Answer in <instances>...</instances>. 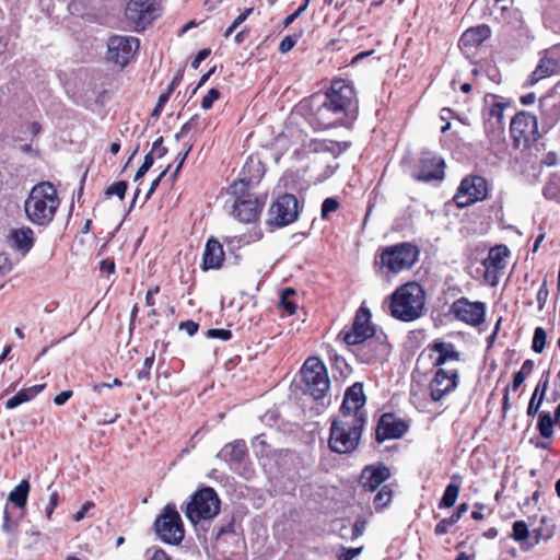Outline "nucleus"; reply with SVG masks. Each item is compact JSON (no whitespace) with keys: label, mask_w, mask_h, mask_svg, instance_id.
<instances>
[{"label":"nucleus","mask_w":560,"mask_h":560,"mask_svg":"<svg viewBox=\"0 0 560 560\" xmlns=\"http://www.w3.org/2000/svg\"><path fill=\"white\" fill-rule=\"evenodd\" d=\"M94 506L93 502H85L82 508L73 515L75 522H80L84 518L85 514L90 509Z\"/></svg>","instance_id":"680f3d73"},{"label":"nucleus","mask_w":560,"mask_h":560,"mask_svg":"<svg viewBox=\"0 0 560 560\" xmlns=\"http://www.w3.org/2000/svg\"><path fill=\"white\" fill-rule=\"evenodd\" d=\"M60 205L57 189L49 182L35 185L24 202V211L27 219L35 225L49 224Z\"/></svg>","instance_id":"20e7f679"},{"label":"nucleus","mask_w":560,"mask_h":560,"mask_svg":"<svg viewBox=\"0 0 560 560\" xmlns=\"http://www.w3.org/2000/svg\"><path fill=\"white\" fill-rule=\"evenodd\" d=\"M444 161L440 156L425 152L422 154L415 178L422 182L440 180L444 177Z\"/></svg>","instance_id":"6ab92c4d"},{"label":"nucleus","mask_w":560,"mask_h":560,"mask_svg":"<svg viewBox=\"0 0 560 560\" xmlns=\"http://www.w3.org/2000/svg\"><path fill=\"white\" fill-rule=\"evenodd\" d=\"M510 250L505 245L492 247L482 265L485 267V280L492 287L499 282V273L506 267V258Z\"/></svg>","instance_id":"a211bd4d"},{"label":"nucleus","mask_w":560,"mask_h":560,"mask_svg":"<svg viewBox=\"0 0 560 560\" xmlns=\"http://www.w3.org/2000/svg\"><path fill=\"white\" fill-rule=\"evenodd\" d=\"M547 387H548V378H546L544 382L539 383L538 386L535 388L534 394L529 400L528 408H527L528 416H534L538 412V409L542 402Z\"/></svg>","instance_id":"f704fd0d"},{"label":"nucleus","mask_w":560,"mask_h":560,"mask_svg":"<svg viewBox=\"0 0 560 560\" xmlns=\"http://www.w3.org/2000/svg\"><path fill=\"white\" fill-rule=\"evenodd\" d=\"M547 298H548V288H547V282L544 281L541 287L538 290V293H537V302L540 307H542V305L546 303Z\"/></svg>","instance_id":"052dcab7"},{"label":"nucleus","mask_w":560,"mask_h":560,"mask_svg":"<svg viewBox=\"0 0 560 560\" xmlns=\"http://www.w3.org/2000/svg\"><path fill=\"white\" fill-rule=\"evenodd\" d=\"M30 482L27 479H23L14 489L9 493L8 501L14 504L19 509H24L27 503L30 493Z\"/></svg>","instance_id":"2f4dec72"},{"label":"nucleus","mask_w":560,"mask_h":560,"mask_svg":"<svg viewBox=\"0 0 560 560\" xmlns=\"http://www.w3.org/2000/svg\"><path fill=\"white\" fill-rule=\"evenodd\" d=\"M221 501L217 492L206 487L196 491L186 505L185 515L197 525L201 521H209L215 517L220 512Z\"/></svg>","instance_id":"0eeeda50"},{"label":"nucleus","mask_w":560,"mask_h":560,"mask_svg":"<svg viewBox=\"0 0 560 560\" xmlns=\"http://www.w3.org/2000/svg\"><path fill=\"white\" fill-rule=\"evenodd\" d=\"M558 162V156L555 152H549L542 159V163L547 166H553Z\"/></svg>","instance_id":"338daca9"},{"label":"nucleus","mask_w":560,"mask_h":560,"mask_svg":"<svg viewBox=\"0 0 560 560\" xmlns=\"http://www.w3.org/2000/svg\"><path fill=\"white\" fill-rule=\"evenodd\" d=\"M125 15L135 31H142L158 16V9L154 0H130Z\"/></svg>","instance_id":"4468645a"},{"label":"nucleus","mask_w":560,"mask_h":560,"mask_svg":"<svg viewBox=\"0 0 560 560\" xmlns=\"http://www.w3.org/2000/svg\"><path fill=\"white\" fill-rule=\"evenodd\" d=\"M555 534V526L552 524H548L546 517L540 520V525L533 529V542H526L522 546L523 550H529L535 545H538L540 541H546L550 539Z\"/></svg>","instance_id":"c756f323"},{"label":"nucleus","mask_w":560,"mask_h":560,"mask_svg":"<svg viewBox=\"0 0 560 560\" xmlns=\"http://www.w3.org/2000/svg\"><path fill=\"white\" fill-rule=\"evenodd\" d=\"M126 190H127V183L124 182V180H120V182H116L114 184H112L107 189H106V195L107 196H117L120 200H122L125 198V194H126Z\"/></svg>","instance_id":"37998d69"},{"label":"nucleus","mask_w":560,"mask_h":560,"mask_svg":"<svg viewBox=\"0 0 560 560\" xmlns=\"http://www.w3.org/2000/svg\"><path fill=\"white\" fill-rule=\"evenodd\" d=\"M390 477L386 466H366L360 476L361 487L369 492L377 490Z\"/></svg>","instance_id":"412c9836"},{"label":"nucleus","mask_w":560,"mask_h":560,"mask_svg":"<svg viewBox=\"0 0 560 560\" xmlns=\"http://www.w3.org/2000/svg\"><path fill=\"white\" fill-rule=\"evenodd\" d=\"M58 503H59V494L57 491H52L49 495V501L45 508V514L48 520L51 518V515H52L55 509L57 508Z\"/></svg>","instance_id":"864d4df0"},{"label":"nucleus","mask_w":560,"mask_h":560,"mask_svg":"<svg viewBox=\"0 0 560 560\" xmlns=\"http://www.w3.org/2000/svg\"><path fill=\"white\" fill-rule=\"evenodd\" d=\"M547 332L542 327H537L534 331L532 348L536 353H541L546 347Z\"/></svg>","instance_id":"ea45409f"},{"label":"nucleus","mask_w":560,"mask_h":560,"mask_svg":"<svg viewBox=\"0 0 560 560\" xmlns=\"http://www.w3.org/2000/svg\"><path fill=\"white\" fill-rule=\"evenodd\" d=\"M510 131L516 148H528L540 137L537 117L528 112H521L513 117Z\"/></svg>","instance_id":"9b49d317"},{"label":"nucleus","mask_w":560,"mask_h":560,"mask_svg":"<svg viewBox=\"0 0 560 560\" xmlns=\"http://www.w3.org/2000/svg\"><path fill=\"white\" fill-rule=\"evenodd\" d=\"M220 97L219 90L212 88L208 91L207 95H205L201 100V107L203 109H210L214 101Z\"/></svg>","instance_id":"09e8293b"},{"label":"nucleus","mask_w":560,"mask_h":560,"mask_svg":"<svg viewBox=\"0 0 560 560\" xmlns=\"http://www.w3.org/2000/svg\"><path fill=\"white\" fill-rule=\"evenodd\" d=\"M10 247L25 256L34 246V232L30 226L13 229L8 234Z\"/></svg>","instance_id":"4be33fe9"},{"label":"nucleus","mask_w":560,"mask_h":560,"mask_svg":"<svg viewBox=\"0 0 560 560\" xmlns=\"http://www.w3.org/2000/svg\"><path fill=\"white\" fill-rule=\"evenodd\" d=\"M224 259V252L221 243L214 238H210L205 247L202 268L218 269L222 266Z\"/></svg>","instance_id":"a878e982"},{"label":"nucleus","mask_w":560,"mask_h":560,"mask_svg":"<svg viewBox=\"0 0 560 560\" xmlns=\"http://www.w3.org/2000/svg\"><path fill=\"white\" fill-rule=\"evenodd\" d=\"M153 362H154V353H152L150 357H147L143 361V368L141 371L138 372V380L142 381H148L150 380V370L153 365Z\"/></svg>","instance_id":"49530a36"},{"label":"nucleus","mask_w":560,"mask_h":560,"mask_svg":"<svg viewBox=\"0 0 560 560\" xmlns=\"http://www.w3.org/2000/svg\"><path fill=\"white\" fill-rule=\"evenodd\" d=\"M167 153V148L163 145V137H159L152 144V149L148 154L161 159Z\"/></svg>","instance_id":"3c124183"},{"label":"nucleus","mask_w":560,"mask_h":560,"mask_svg":"<svg viewBox=\"0 0 560 560\" xmlns=\"http://www.w3.org/2000/svg\"><path fill=\"white\" fill-rule=\"evenodd\" d=\"M72 396V392L71 390H63L61 393H59L55 398H54V402L57 405V406H61L63 404H66L68 401V399H70Z\"/></svg>","instance_id":"e2e57ef3"},{"label":"nucleus","mask_w":560,"mask_h":560,"mask_svg":"<svg viewBox=\"0 0 560 560\" xmlns=\"http://www.w3.org/2000/svg\"><path fill=\"white\" fill-rule=\"evenodd\" d=\"M304 393L318 400L329 389V377L326 366L318 358H308L301 370Z\"/></svg>","instance_id":"1a4fd4ad"},{"label":"nucleus","mask_w":560,"mask_h":560,"mask_svg":"<svg viewBox=\"0 0 560 560\" xmlns=\"http://www.w3.org/2000/svg\"><path fill=\"white\" fill-rule=\"evenodd\" d=\"M419 257V249L410 243H399L385 247L380 254V264L390 273L410 269Z\"/></svg>","instance_id":"6e6552de"},{"label":"nucleus","mask_w":560,"mask_h":560,"mask_svg":"<svg viewBox=\"0 0 560 560\" xmlns=\"http://www.w3.org/2000/svg\"><path fill=\"white\" fill-rule=\"evenodd\" d=\"M558 67V59L556 57V49L545 51V55L540 58L536 69L530 74L528 81L529 84L534 85L540 80L552 75Z\"/></svg>","instance_id":"b1692460"},{"label":"nucleus","mask_w":560,"mask_h":560,"mask_svg":"<svg viewBox=\"0 0 560 560\" xmlns=\"http://www.w3.org/2000/svg\"><path fill=\"white\" fill-rule=\"evenodd\" d=\"M544 195L548 199L560 203V174H553L544 188Z\"/></svg>","instance_id":"c9c22d12"},{"label":"nucleus","mask_w":560,"mask_h":560,"mask_svg":"<svg viewBox=\"0 0 560 560\" xmlns=\"http://www.w3.org/2000/svg\"><path fill=\"white\" fill-rule=\"evenodd\" d=\"M535 363L533 360H525L518 372L514 374L512 387L516 390L533 372Z\"/></svg>","instance_id":"58836bf2"},{"label":"nucleus","mask_w":560,"mask_h":560,"mask_svg":"<svg viewBox=\"0 0 560 560\" xmlns=\"http://www.w3.org/2000/svg\"><path fill=\"white\" fill-rule=\"evenodd\" d=\"M247 453L246 444L244 441H234L226 444L220 452V456L225 460L232 463H241L244 460Z\"/></svg>","instance_id":"cd10ccee"},{"label":"nucleus","mask_w":560,"mask_h":560,"mask_svg":"<svg viewBox=\"0 0 560 560\" xmlns=\"http://www.w3.org/2000/svg\"><path fill=\"white\" fill-rule=\"evenodd\" d=\"M362 548H343L342 552L338 556V560H352L359 556Z\"/></svg>","instance_id":"4d7b16f0"},{"label":"nucleus","mask_w":560,"mask_h":560,"mask_svg":"<svg viewBox=\"0 0 560 560\" xmlns=\"http://www.w3.org/2000/svg\"><path fill=\"white\" fill-rule=\"evenodd\" d=\"M210 55V50L209 49H202L200 50L196 58L194 59V61L191 62V67L194 69H197L200 65L201 61H203L208 56Z\"/></svg>","instance_id":"0e129e2a"},{"label":"nucleus","mask_w":560,"mask_h":560,"mask_svg":"<svg viewBox=\"0 0 560 560\" xmlns=\"http://www.w3.org/2000/svg\"><path fill=\"white\" fill-rule=\"evenodd\" d=\"M467 510H468L467 503L459 504L457 510L450 517L443 518L436 524V526L434 528L435 535H438V536L445 535L448 532L450 527L453 526L454 524H456L463 517V515L467 512Z\"/></svg>","instance_id":"72a5a7b5"},{"label":"nucleus","mask_w":560,"mask_h":560,"mask_svg":"<svg viewBox=\"0 0 560 560\" xmlns=\"http://www.w3.org/2000/svg\"><path fill=\"white\" fill-rule=\"evenodd\" d=\"M199 325L192 320L184 322L179 325L180 330H185L189 336H194L198 331Z\"/></svg>","instance_id":"bf43d9fd"},{"label":"nucleus","mask_w":560,"mask_h":560,"mask_svg":"<svg viewBox=\"0 0 560 560\" xmlns=\"http://www.w3.org/2000/svg\"><path fill=\"white\" fill-rule=\"evenodd\" d=\"M488 195L487 180L481 176H469L462 180L454 201L459 208L483 200Z\"/></svg>","instance_id":"ddd939ff"},{"label":"nucleus","mask_w":560,"mask_h":560,"mask_svg":"<svg viewBox=\"0 0 560 560\" xmlns=\"http://www.w3.org/2000/svg\"><path fill=\"white\" fill-rule=\"evenodd\" d=\"M451 313L460 322L470 326H479L485 322L486 304L471 302L467 298H459L451 305Z\"/></svg>","instance_id":"2eb2a0df"},{"label":"nucleus","mask_w":560,"mask_h":560,"mask_svg":"<svg viewBox=\"0 0 560 560\" xmlns=\"http://www.w3.org/2000/svg\"><path fill=\"white\" fill-rule=\"evenodd\" d=\"M555 422L556 419H553L549 412L539 415L538 430L542 438L549 439L552 435Z\"/></svg>","instance_id":"4c0bfd02"},{"label":"nucleus","mask_w":560,"mask_h":560,"mask_svg":"<svg viewBox=\"0 0 560 560\" xmlns=\"http://www.w3.org/2000/svg\"><path fill=\"white\" fill-rule=\"evenodd\" d=\"M13 268V264L9 256L4 253H0V275L9 273Z\"/></svg>","instance_id":"6e6d98bb"},{"label":"nucleus","mask_w":560,"mask_h":560,"mask_svg":"<svg viewBox=\"0 0 560 560\" xmlns=\"http://www.w3.org/2000/svg\"><path fill=\"white\" fill-rule=\"evenodd\" d=\"M393 499V490L389 486H383L373 499L376 511H381L388 506Z\"/></svg>","instance_id":"e433bc0d"},{"label":"nucleus","mask_w":560,"mask_h":560,"mask_svg":"<svg viewBox=\"0 0 560 560\" xmlns=\"http://www.w3.org/2000/svg\"><path fill=\"white\" fill-rule=\"evenodd\" d=\"M366 524H368L366 520H364V518H357L354 524H353L351 538L355 539V538L360 537L364 533V530L366 528Z\"/></svg>","instance_id":"5fc2aeb1"},{"label":"nucleus","mask_w":560,"mask_h":560,"mask_svg":"<svg viewBox=\"0 0 560 560\" xmlns=\"http://www.w3.org/2000/svg\"><path fill=\"white\" fill-rule=\"evenodd\" d=\"M505 105L502 103H494L489 108V118L486 121V129L491 128V132L495 137H500L503 132V119H504Z\"/></svg>","instance_id":"bb28decb"},{"label":"nucleus","mask_w":560,"mask_h":560,"mask_svg":"<svg viewBox=\"0 0 560 560\" xmlns=\"http://www.w3.org/2000/svg\"><path fill=\"white\" fill-rule=\"evenodd\" d=\"M375 329L371 325L370 311L361 306L354 316L350 330L343 335L347 345L359 346L358 357L364 363H372L389 353V345L380 337L369 340L374 336Z\"/></svg>","instance_id":"7ed1b4c3"},{"label":"nucleus","mask_w":560,"mask_h":560,"mask_svg":"<svg viewBox=\"0 0 560 560\" xmlns=\"http://www.w3.org/2000/svg\"><path fill=\"white\" fill-rule=\"evenodd\" d=\"M428 348L436 354L433 361L435 366L445 368V365L458 363L460 360V354L452 342L436 340Z\"/></svg>","instance_id":"5701e85b"},{"label":"nucleus","mask_w":560,"mask_h":560,"mask_svg":"<svg viewBox=\"0 0 560 560\" xmlns=\"http://www.w3.org/2000/svg\"><path fill=\"white\" fill-rule=\"evenodd\" d=\"M407 431L406 423L392 413H384L376 428V440L378 443L389 439H399Z\"/></svg>","instance_id":"aec40b11"},{"label":"nucleus","mask_w":560,"mask_h":560,"mask_svg":"<svg viewBox=\"0 0 560 560\" xmlns=\"http://www.w3.org/2000/svg\"><path fill=\"white\" fill-rule=\"evenodd\" d=\"M140 42L135 36L114 35L107 42V59L125 68L136 56Z\"/></svg>","instance_id":"f8f14e48"},{"label":"nucleus","mask_w":560,"mask_h":560,"mask_svg":"<svg viewBox=\"0 0 560 560\" xmlns=\"http://www.w3.org/2000/svg\"><path fill=\"white\" fill-rule=\"evenodd\" d=\"M208 336L211 338H219L222 340H229L232 337V332L229 329H209Z\"/></svg>","instance_id":"13d9d810"},{"label":"nucleus","mask_w":560,"mask_h":560,"mask_svg":"<svg viewBox=\"0 0 560 560\" xmlns=\"http://www.w3.org/2000/svg\"><path fill=\"white\" fill-rule=\"evenodd\" d=\"M2 529L7 533H13L16 529V524L10 520L7 511H4V523L2 525Z\"/></svg>","instance_id":"69168bd1"},{"label":"nucleus","mask_w":560,"mask_h":560,"mask_svg":"<svg viewBox=\"0 0 560 560\" xmlns=\"http://www.w3.org/2000/svg\"><path fill=\"white\" fill-rule=\"evenodd\" d=\"M529 536L528 526L524 521H516L513 524V534L512 537L516 541H525V539Z\"/></svg>","instance_id":"79ce46f5"},{"label":"nucleus","mask_w":560,"mask_h":560,"mask_svg":"<svg viewBox=\"0 0 560 560\" xmlns=\"http://www.w3.org/2000/svg\"><path fill=\"white\" fill-rule=\"evenodd\" d=\"M153 163H154V158L152 156V154H147L144 156V161H143L142 165L139 167V170L136 173L135 180L137 182L140 178H142L145 175V173L152 167Z\"/></svg>","instance_id":"603ef678"},{"label":"nucleus","mask_w":560,"mask_h":560,"mask_svg":"<svg viewBox=\"0 0 560 560\" xmlns=\"http://www.w3.org/2000/svg\"><path fill=\"white\" fill-rule=\"evenodd\" d=\"M199 125V118L198 116L191 117L187 122H185L180 130L176 133L175 138L179 140L180 138L185 137L189 131L192 129H198Z\"/></svg>","instance_id":"c03bdc74"},{"label":"nucleus","mask_w":560,"mask_h":560,"mask_svg":"<svg viewBox=\"0 0 560 560\" xmlns=\"http://www.w3.org/2000/svg\"><path fill=\"white\" fill-rule=\"evenodd\" d=\"M490 33V27L485 24L467 30L459 39L460 49L468 51L478 47L489 38Z\"/></svg>","instance_id":"393cba45"},{"label":"nucleus","mask_w":560,"mask_h":560,"mask_svg":"<svg viewBox=\"0 0 560 560\" xmlns=\"http://www.w3.org/2000/svg\"><path fill=\"white\" fill-rule=\"evenodd\" d=\"M154 528L159 538L166 544L178 545L184 538L185 532L180 515L172 504L164 508L163 513L154 523Z\"/></svg>","instance_id":"9d476101"},{"label":"nucleus","mask_w":560,"mask_h":560,"mask_svg":"<svg viewBox=\"0 0 560 560\" xmlns=\"http://www.w3.org/2000/svg\"><path fill=\"white\" fill-rule=\"evenodd\" d=\"M350 147V142L342 141H334V140H315L312 143V149L315 152H329L334 156L340 155L342 152L348 150Z\"/></svg>","instance_id":"7c9ffc66"},{"label":"nucleus","mask_w":560,"mask_h":560,"mask_svg":"<svg viewBox=\"0 0 560 560\" xmlns=\"http://www.w3.org/2000/svg\"><path fill=\"white\" fill-rule=\"evenodd\" d=\"M310 1L311 0H303V3L295 10L293 11L292 14L288 15L284 20H283V26L284 27H288L289 25H291L298 18L301 16V14L307 9L308 4H310Z\"/></svg>","instance_id":"de8ad7c7"},{"label":"nucleus","mask_w":560,"mask_h":560,"mask_svg":"<svg viewBox=\"0 0 560 560\" xmlns=\"http://www.w3.org/2000/svg\"><path fill=\"white\" fill-rule=\"evenodd\" d=\"M339 208V202L335 198H326L322 205V218L325 219L330 212H335Z\"/></svg>","instance_id":"8fccbe9b"},{"label":"nucleus","mask_w":560,"mask_h":560,"mask_svg":"<svg viewBox=\"0 0 560 560\" xmlns=\"http://www.w3.org/2000/svg\"><path fill=\"white\" fill-rule=\"evenodd\" d=\"M45 384H39L19 390L12 398L7 400L5 407L8 409H14L18 406L32 400L45 388Z\"/></svg>","instance_id":"c85d7f7f"},{"label":"nucleus","mask_w":560,"mask_h":560,"mask_svg":"<svg viewBox=\"0 0 560 560\" xmlns=\"http://www.w3.org/2000/svg\"><path fill=\"white\" fill-rule=\"evenodd\" d=\"M458 377L457 368H439L430 382V395L432 400L440 401L452 393L457 387Z\"/></svg>","instance_id":"dca6fc26"},{"label":"nucleus","mask_w":560,"mask_h":560,"mask_svg":"<svg viewBox=\"0 0 560 560\" xmlns=\"http://www.w3.org/2000/svg\"><path fill=\"white\" fill-rule=\"evenodd\" d=\"M298 207L299 202L295 196L284 194L270 207V222L277 226H284L292 223L298 218Z\"/></svg>","instance_id":"f3484780"},{"label":"nucleus","mask_w":560,"mask_h":560,"mask_svg":"<svg viewBox=\"0 0 560 560\" xmlns=\"http://www.w3.org/2000/svg\"><path fill=\"white\" fill-rule=\"evenodd\" d=\"M459 481L460 477L457 475L452 476V482L445 488L444 494L439 503L440 509L452 508L459 494Z\"/></svg>","instance_id":"473e14b6"},{"label":"nucleus","mask_w":560,"mask_h":560,"mask_svg":"<svg viewBox=\"0 0 560 560\" xmlns=\"http://www.w3.org/2000/svg\"><path fill=\"white\" fill-rule=\"evenodd\" d=\"M365 400L361 383H354L346 390L339 415L330 427L328 443L332 452L348 454L358 447L366 423Z\"/></svg>","instance_id":"f257e3e1"},{"label":"nucleus","mask_w":560,"mask_h":560,"mask_svg":"<svg viewBox=\"0 0 560 560\" xmlns=\"http://www.w3.org/2000/svg\"><path fill=\"white\" fill-rule=\"evenodd\" d=\"M252 182V177H243L234 182L229 188V194L234 198L231 214L244 223L254 222L261 212L264 205L249 191Z\"/></svg>","instance_id":"423d86ee"},{"label":"nucleus","mask_w":560,"mask_h":560,"mask_svg":"<svg viewBox=\"0 0 560 560\" xmlns=\"http://www.w3.org/2000/svg\"><path fill=\"white\" fill-rule=\"evenodd\" d=\"M294 295V290L287 288L281 292L280 304L287 311L288 315H293L296 312L298 306L290 301V298Z\"/></svg>","instance_id":"a19ab883"},{"label":"nucleus","mask_w":560,"mask_h":560,"mask_svg":"<svg viewBox=\"0 0 560 560\" xmlns=\"http://www.w3.org/2000/svg\"><path fill=\"white\" fill-rule=\"evenodd\" d=\"M358 112V97L353 85L345 80H335L325 94V101L314 113V118L324 129L337 126L350 128L357 120Z\"/></svg>","instance_id":"f03ea898"},{"label":"nucleus","mask_w":560,"mask_h":560,"mask_svg":"<svg viewBox=\"0 0 560 560\" xmlns=\"http://www.w3.org/2000/svg\"><path fill=\"white\" fill-rule=\"evenodd\" d=\"M299 35H287L282 38V40L280 42L279 44V51L281 54H287L289 52L294 46L295 44L298 43L299 40Z\"/></svg>","instance_id":"a18cd8bd"},{"label":"nucleus","mask_w":560,"mask_h":560,"mask_svg":"<svg viewBox=\"0 0 560 560\" xmlns=\"http://www.w3.org/2000/svg\"><path fill=\"white\" fill-rule=\"evenodd\" d=\"M150 560H172L170 556L162 549H156L153 551Z\"/></svg>","instance_id":"774afa93"},{"label":"nucleus","mask_w":560,"mask_h":560,"mask_svg":"<svg viewBox=\"0 0 560 560\" xmlns=\"http://www.w3.org/2000/svg\"><path fill=\"white\" fill-rule=\"evenodd\" d=\"M424 291L417 282L400 285L390 295L388 302L389 313L393 317L411 322L422 315L424 308Z\"/></svg>","instance_id":"39448f33"}]
</instances>
